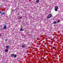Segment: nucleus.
<instances>
[{"mask_svg":"<svg viewBox=\"0 0 63 63\" xmlns=\"http://www.w3.org/2000/svg\"><path fill=\"white\" fill-rule=\"evenodd\" d=\"M52 16V14H49L47 16V19H49V18H50V17H51Z\"/></svg>","mask_w":63,"mask_h":63,"instance_id":"obj_1","label":"nucleus"},{"mask_svg":"<svg viewBox=\"0 0 63 63\" xmlns=\"http://www.w3.org/2000/svg\"><path fill=\"white\" fill-rule=\"evenodd\" d=\"M58 6H56L55 7V11H58Z\"/></svg>","mask_w":63,"mask_h":63,"instance_id":"obj_2","label":"nucleus"},{"mask_svg":"<svg viewBox=\"0 0 63 63\" xmlns=\"http://www.w3.org/2000/svg\"><path fill=\"white\" fill-rule=\"evenodd\" d=\"M21 47L22 48H24V47H25V45L24 44L22 45L21 46Z\"/></svg>","mask_w":63,"mask_h":63,"instance_id":"obj_3","label":"nucleus"},{"mask_svg":"<svg viewBox=\"0 0 63 63\" xmlns=\"http://www.w3.org/2000/svg\"><path fill=\"white\" fill-rule=\"evenodd\" d=\"M14 55H15V54H14V53L12 54H11V57H14Z\"/></svg>","mask_w":63,"mask_h":63,"instance_id":"obj_4","label":"nucleus"},{"mask_svg":"<svg viewBox=\"0 0 63 63\" xmlns=\"http://www.w3.org/2000/svg\"><path fill=\"white\" fill-rule=\"evenodd\" d=\"M5 51L6 52H7L8 51V50L7 49H6L5 50Z\"/></svg>","mask_w":63,"mask_h":63,"instance_id":"obj_5","label":"nucleus"},{"mask_svg":"<svg viewBox=\"0 0 63 63\" xmlns=\"http://www.w3.org/2000/svg\"><path fill=\"white\" fill-rule=\"evenodd\" d=\"M6 28H7V27H6V26H5L3 27V29H6Z\"/></svg>","mask_w":63,"mask_h":63,"instance_id":"obj_6","label":"nucleus"},{"mask_svg":"<svg viewBox=\"0 0 63 63\" xmlns=\"http://www.w3.org/2000/svg\"><path fill=\"white\" fill-rule=\"evenodd\" d=\"M6 48H9V46H6Z\"/></svg>","mask_w":63,"mask_h":63,"instance_id":"obj_7","label":"nucleus"},{"mask_svg":"<svg viewBox=\"0 0 63 63\" xmlns=\"http://www.w3.org/2000/svg\"><path fill=\"white\" fill-rule=\"evenodd\" d=\"M57 23V22L56 21H54L53 22V24H56Z\"/></svg>","mask_w":63,"mask_h":63,"instance_id":"obj_8","label":"nucleus"},{"mask_svg":"<svg viewBox=\"0 0 63 63\" xmlns=\"http://www.w3.org/2000/svg\"><path fill=\"white\" fill-rule=\"evenodd\" d=\"M20 30V31H22V30H23V29H22V28H21Z\"/></svg>","mask_w":63,"mask_h":63,"instance_id":"obj_9","label":"nucleus"},{"mask_svg":"<svg viewBox=\"0 0 63 63\" xmlns=\"http://www.w3.org/2000/svg\"><path fill=\"white\" fill-rule=\"evenodd\" d=\"M39 2V0H37L36 1V3H38Z\"/></svg>","mask_w":63,"mask_h":63,"instance_id":"obj_10","label":"nucleus"},{"mask_svg":"<svg viewBox=\"0 0 63 63\" xmlns=\"http://www.w3.org/2000/svg\"><path fill=\"white\" fill-rule=\"evenodd\" d=\"M5 14V13L4 12H3V13H2L1 15H4Z\"/></svg>","mask_w":63,"mask_h":63,"instance_id":"obj_11","label":"nucleus"},{"mask_svg":"<svg viewBox=\"0 0 63 63\" xmlns=\"http://www.w3.org/2000/svg\"><path fill=\"white\" fill-rule=\"evenodd\" d=\"M14 58H16V56H17L16 55H14Z\"/></svg>","mask_w":63,"mask_h":63,"instance_id":"obj_12","label":"nucleus"},{"mask_svg":"<svg viewBox=\"0 0 63 63\" xmlns=\"http://www.w3.org/2000/svg\"><path fill=\"white\" fill-rule=\"evenodd\" d=\"M8 41V39H6L5 40V41H6V42L7 41Z\"/></svg>","mask_w":63,"mask_h":63,"instance_id":"obj_13","label":"nucleus"},{"mask_svg":"<svg viewBox=\"0 0 63 63\" xmlns=\"http://www.w3.org/2000/svg\"><path fill=\"white\" fill-rule=\"evenodd\" d=\"M21 18H22V17H20L19 18V19H21Z\"/></svg>","mask_w":63,"mask_h":63,"instance_id":"obj_14","label":"nucleus"},{"mask_svg":"<svg viewBox=\"0 0 63 63\" xmlns=\"http://www.w3.org/2000/svg\"><path fill=\"white\" fill-rule=\"evenodd\" d=\"M60 22V21H58V23H59Z\"/></svg>","mask_w":63,"mask_h":63,"instance_id":"obj_15","label":"nucleus"},{"mask_svg":"<svg viewBox=\"0 0 63 63\" xmlns=\"http://www.w3.org/2000/svg\"><path fill=\"white\" fill-rule=\"evenodd\" d=\"M1 36H2L1 34H0V37H1Z\"/></svg>","mask_w":63,"mask_h":63,"instance_id":"obj_16","label":"nucleus"},{"mask_svg":"<svg viewBox=\"0 0 63 63\" xmlns=\"http://www.w3.org/2000/svg\"><path fill=\"white\" fill-rule=\"evenodd\" d=\"M1 13H2V12L0 11V14H1Z\"/></svg>","mask_w":63,"mask_h":63,"instance_id":"obj_17","label":"nucleus"},{"mask_svg":"<svg viewBox=\"0 0 63 63\" xmlns=\"http://www.w3.org/2000/svg\"><path fill=\"white\" fill-rule=\"evenodd\" d=\"M33 35V34H31V36H32V35Z\"/></svg>","mask_w":63,"mask_h":63,"instance_id":"obj_18","label":"nucleus"},{"mask_svg":"<svg viewBox=\"0 0 63 63\" xmlns=\"http://www.w3.org/2000/svg\"><path fill=\"white\" fill-rule=\"evenodd\" d=\"M53 49L54 48V47H53Z\"/></svg>","mask_w":63,"mask_h":63,"instance_id":"obj_19","label":"nucleus"}]
</instances>
